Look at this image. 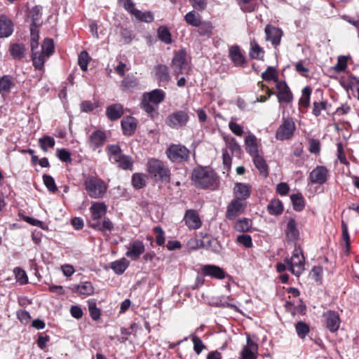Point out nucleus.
<instances>
[{
	"label": "nucleus",
	"instance_id": "obj_1",
	"mask_svg": "<svg viewBox=\"0 0 359 359\" xmlns=\"http://www.w3.org/2000/svg\"><path fill=\"white\" fill-rule=\"evenodd\" d=\"M194 185L201 189L215 191L219 189L220 180L217 173L209 166H197L192 171Z\"/></svg>",
	"mask_w": 359,
	"mask_h": 359
},
{
	"label": "nucleus",
	"instance_id": "obj_2",
	"mask_svg": "<svg viewBox=\"0 0 359 359\" xmlns=\"http://www.w3.org/2000/svg\"><path fill=\"white\" fill-rule=\"evenodd\" d=\"M147 172L155 182H170V170L165 163L158 159L151 158L148 161Z\"/></svg>",
	"mask_w": 359,
	"mask_h": 359
},
{
	"label": "nucleus",
	"instance_id": "obj_3",
	"mask_svg": "<svg viewBox=\"0 0 359 359\" xmlns=\"http://www.w3.org/2000/svg\"><path fill=\"white\" fill-rule=\"evenodd\" d=\"M83 185L88 195L92 198H102L107 190L106 182L97 175L85 176Z\"/></svg>",
	"mask_w": 359,
	"mask_h": 359
},
{
	"label": "nucleus",
	"instance_id": "obj_4",
	"mask_svg": "<svg viewBox=\"0 0 359 359\" xmlns=\"http://www.w3.org/2000/svg\"><path fill=\"white\" fill-rule=\"evenodd\" d=\"M287 270L296 276H299L304 270L305 258L302 249L295 246L291 257H285Z\"/></svg>",
	"mask_w": 359,
	"mask_h": 359
},
{
	"label": "nucleus",
	"instance_id": "obj_5",
	"mask_svg": "<svg viewBox=\"0 0 359 359\" xmlns=\"http://www.w3.org/2000/svg\"><path fill=\"white\" fill-rule=\"evenodd\" d=\"M165 153L168 158L173 163H182L189 159V150L182 144H171Z\"/></svg>",
	"mask_w": 359,
	"mask_h": 359
},
{
	"label": "nucleus",
	"instance_id": "obj_6",
	"mask_svg": "<svg viewBox=\"0 0 359 359\" xmlns=\"http://www.w3.org/2000/svg\"><path fill=\"white\" fill-rule=\"evenodd\" d=\"M296 126L293 119L290 117L283 118L282 123L276 133V138L278 140H290L294 135Z\"/></svg>",
	"mask_w": 359,
	"mask_h": 359
},
{
	"label": "nucleus",
	"instance_id": "obj_7",
	"mask_svg": "<svg viewBox=\"0 0 359 359\" xmlns=\"http://www.w3.org/2000/svg\"><path fill=\"white\" fill-rule=\"evenodd\" d=\"M189 116L185 111L178 110L168 116L165 123L171 128L178 129L185 126L188 123Z\"/></svg>",
	"mask_w": 359,
	"mask_h": 359
},
{
	"label": "nucleus",
	"instance_id": "obj_8",
	"mask_svg": "<svg viewBox=\"0 0 359 359\" xmlns=\"http://www.w3.org/2000/svg\"><path fill=\"white\" fill-rule=\"evenodd\" d=\"M187 53L184 50L182 49L177 51L171 62V67H172L174 74L176 76L187 73Z\"/></svg>",
	"mask_w": 359,
	"mask_h": 359
},
{
	"label": "nucleus",
	"instance_id": "obj_9",
	"mask_svg": "<svg viewBox=\"0 0 359 359\" xmlns=\"http://www.w3.org/2000/svg\"><path fill=\"white\" fill-rule=\"evenodd\" d=\"M201 273L203 276H208L217 280L226 278H231L227 272L220 266L215 264H204L201 266Z\"/></svg>",
	"mask_w": 359,
	"mask_h": 359
},
{
	"label": "nucleus",
	"instance_id": "obj_10",
	"mask_svg": "<svg viewBox=\"0 0 359 359\" xmlns=\"http://www.w3.org/2000/svg\"><path fill=\"white\" fill-rule=\"evenodd\" d=\"M323 318L326 328L332 333L336 332L340 327L341 318L337 311L328 310L323 313Z\"/></svg>",
	"mask_w": 359,
	"mask_h": 359
},
{
	"label": "nucleus",
	"instance_id": "obj_11",
	"mask_svg": "<svg viewBox=\"0 0 359 359\" xmlns=\"http://www.w3.org/2000/svg\"><path fill=\"white\" fill-rule=\"evenodd\" d=\"M266 41L271 43L273 47L276 49L280 44L283 32L280 28L271 25H267L264 29Z\"/></svg>",
	"mask_w": 359,
	"mask_h": 359
},
{
	"label": "nucleus",
	"instance_id": "obj_12",
	"mask_svg": "<svg viewBox=\"0 0 359 359\" xmlns=\"http://www.w3.org/2000/svg\"><path fill=\"white\" fill-rule=\"evenodd\" d=\"M126 256L132 260H137L145 251L144 243L138 239L130 241L126 245Z\"/></svg>",
	"mask_w": 359,
	"mask_h": 359
},
{
	"label": "nucleus",
	"instance_id": "obj_13",
	"mask_svg": "<svg viewBox=\"0 0 359 359\" xmlns=\"http://www.w3.org/2000/svg\"><path fill=\"white\" fill-rule=\"evenodd\" d=\"M329 171L324 165L316 166L309 174V180L311 184H323L327 182Z\"/></svg>",
	"mask_w": 359,
	"mask_h": 359
},
{
	"label": "nucleus",
	"instance_id": "obj_14",
	"mask_svg": "<svg viewBox=\"0 0 359 359\" xmlns=\"http://www.w3.org/2000/svg\"><path fill=\"white\" fill-rule=\"evenodd\" d=\"M246 205L247 204L245 201L235 198L232 200L227 206L226 212V219L229 220L234 219L244 212Z\"/></svg>",
	"mask_w": 359,
	"mask_h": 359
},
{
	"label": "nucleus",
	"instance_id": "obj_15",
	"mask_svg": "<svg viewBox=\"0 0 359 359\" xmlns=\"http://www.w3.org/2000/svg\"><path fill=\"white\" fill-rule=\"evenodd\" d=\"M276 87L278 90L276 96L279 102L287 104L292 101V93L285 81H280L278 82Z\"/></svg>",
	"mask_w": 359,
	"mask_h": 359
},
{
	"label": "nucleus",
	"instance_id": "obj_16",
	"mask_svg": "<svg viewBox=\"0 0 359 359\" xmlns=\"http://www.w3.org/2000/svg\"><path fill=\"white\" fill-rule=\"evenodd\" d=\"M183 220L190 229H198L202 226V222L198 213L193 209L186 210Z\"/></svg>",
	"mask_w": 359,
	"mask_h": 359
},
{
	"label": "nucleus",
	"instance_id": "obj_17",
	"mask_svg": "<svg viewBox=\"0 0 359 359\" xmlns=\"http://www.w3.org/2000/svg\"><path fill=\"white\" fill-rule=\"evenodd\" d=\"M229 57L235 67H245L246 64V59L238 46L233 45L229 47Z\"/></svg>",
	"mask_w": 359,
	"mask_h": 359
},
{
	"label": "nucleus",
	"instance_id": "obj_18",
	"mask_svg": "<svg viewBox=\"0 0 359 359\" xmlns=\"http://www.w3.org/2000/svg\"><path fill=\"white\" fill-rule=\"evenodd\" d=\"M106 140L107 136L104 132L97 130L89 136L88 143L90 148L95 151L103 147Z\"/></svg>",
	"mask_w": 359,
	"mask_h": 359
},
{
	"label": "nucleus",
	"instance_id": "obj_19",
	"mask_svg": "<svg viewBox=\"0 0 359 359\" xmlns=\"http://www.w3.org/2000/svg\"><path fill=\"white\" fill-rule=\"evenodd\" d=\"M8 51L14 60L21 61L26 57L27 49L24 43H13L9 46Z\"/></svg>",
	"mask_w": 359,
	"mask_h": 359
},
{
	"label": "nucleus",
	"instance_id": "obj_20",
	"mask_svg": "<svg viewBox=\"0 0 359 359\" xmlns=\"http://www.w3.org/2000/svg\"><path fill=\"white\" fill-rule=\"evenodd\" d=\"M257 345L248 337L247 344L244 346L240 359H257Z\"/></svg>",
	"mask_w": 359,
	"mask_h": 359
},
{
	"label": "nucleus",
	"instance_id": "obj_21",
	"mask_svg": "<svg viewBox=\"0 0 359 359\" xmlns=\"http://www.w3.org/2000/svg\"><path fill=\"white\" fill-rule=\"evenodd\" d=\"M235 199H239L245 201L248 198L251 194V186L249 184L237 182L233 189Z\"/></svg>",
	"mask_w": 359,
	"mask_h": 359
},
{
	"label": "nucleus",
	"instance_id": "obj_22",
	"mask_svg": "<svg viewBox=\"0 0 359 359\" xmlns=\"http://www.w3.org/2000/svg\"><path fill=\"white\" fill-rule=\"evenodd\" d=\"M13 23L7 16L0 15V39L8 38L13 32Z\"/></svg>",
	"mask_w": 359,
	"mask_h": 359
},
{
	"label": "nucleus",
	"instance_id": "obj_23",
	"mask_svg": "<svg viewBox=\"0 0 359 359\" xmlns=\"http://www.w3.org/2000/svg\"><path fill=\"white\" fill-rule=\"evenodd\" d=\"M285 233L288 241L295 242L299 236V231L297 228L296 220L294 218H290L287 222L285 229Z\"/></svg>",
	"mask_w": 359,
	"mask_h": 359
},
{
	"label": "nucleus",
	"instance_id": "obj_24",
	"mask_svg": "<svg viewBox=\"0 0 359 359\" xmlns=\"http://www.w3.org/2000/svg\"><path fill=\"white\" fill-rule=\"evenodd\" d=\"M121 125L124 135L131 136L135 133L137 121L134 117L131 116L124 117L121 120Z\"/></svg>",
	"mask_w": 359,
	"mask_h": 359
},
{
	"label": "nucleus",
	"instance_id": "obj_25",
	"mask_svg": "<svg viewBox=\"0 0 359 359\" xmlns=\"http://www.w3.org/2000/svg\"><path fill=\"white\" fill-rule=\"evenodd\" d=\"M245 147L247 153L251 157L259 154L257 139L253 134L248 135L245 137Z\"/></svg>",
	"mask_w": 359,
	"mask_h": 359
},
{
	"label": "nucleus",
	"instance_id": "obj_26",
	"mask_svg": "<svg viewBox=\"0 0 359 359\" xmlns=\"http://www.w3.org/2000/svg\"><path fill=\"white\" fill-rule=\"evenodd\" d=\"M107 207L104 203L93 202L90 208L92 219H100L107 213Z\"/></svg>",
	"mask_w": 359,
	"mask_h": 359
},
{
	"label": "nucleus",
	"instance_id": "obj_27",
	"mask_svg": "<svg viewBox=\"0 0 359 359\" xmlns=\"http://www.w3.org/2000/svg\"><path fill=\"white\" fill-rule=\"evenodd\" d=\"M123 114V107L121 104H113L106 109V116L110 121H116Z\"/></svg>",
	"mask_w": 359,
	"mask_h": 359
},
{
	"label": "nucleus",
	"instance_id": "obj_28",
	"mask_svg": "<svg viewBox=\"0 0 359 359\" xmlns=\"http://www.w3.org/2000/svg\"><path fill=\"white\" fill-rule=\"evenodd\" d=\"M253 163L256 168L259 170L260 175L263 177H266L269 175V166L260 154L252 156Z\"/></svg>",
	"mask_w": 359,
	"mask_h": 359
},
{
	"label": "nucleus",
	"instance_id": "obj_29",
	"mask_svg": "<svg viewBox=\"0 0 359 359\" xmlns=\"http://www.w3.org/2000/svg\"><path fill=\"white\" fill-rule=\"evenodd\" d=\"M155 76L159 82L168 83L170 80L168 67L164 65L154 67Z\"/></svg>",
	"mask_w": 359,
	"mask_h": 359
},
{
	"label": "nucleus",
	"instance_id": "obj_30",
	"mask_svg": "<svg viewBox=\"0 0 359 359\" xmlns=\"http://www.w3.org/2000/svg\"><path fill=\"white\" fill-rule=\"evenodd\" d=\"M165 97L164 91L161 89L153 90L143 95L144 98H147L148 101L156 105L162 102L165 100Z\"/></svg>",
	"mask_w": 359,
	"mask_h": 359
},
{
	"label": "nucleus",
	"instance_id": "obj_31",
	"mask_svg": "<svg viewBox=\"0 0 359 359\" xmlns=\"http://www.w3.org/2000/svg\"><path fill=\"white\" fill-rule=\"evenodd\" d=\"M129 261L123 257L118 260H116L110 263V268L117 275H122L128 268Z\"/></svg>",
	"mask_w": 359,
	"mask_h": 359
},
{
	"label": "nucleus",
	"instance_id": "obj_32",
	"mask_svg": "<svg viewBox=\"0 0 359 359\" xmlns=\"http://www.w3.org/2000/svg\"><path fill=\"white\" fill-rule=\"evenodd\" d=\"M48 58H46V55L42 51H36L32 53V60L34 67L37 70H43L44 68V63Z\"/></svg>",
	"mask_w": 359,
	"mask_h": 359
},
{
	"label": "nucleus",
	"instance_id": "obj_33",
	"mask_svg": "<svg viewBox=\"0 0 359 359\" xmlns=\"http://www.w3.org/2000/svg\"><path fill=\"white\" fill-rule=\"evenodd\" d=\"M112 163L117 164L118 168L123 170H131L133 166V161L132 158L129 156L123 154L120 155L118 158H115V160L113 161Z\"/></svg>",
	"mask_w": 359,
	"mask_h": 359
},
{
	"label": "nucleus",
	"instance_id": "obj_34",
	"mask_svg": "<svg viewBox=\"0 0 359 359\" xmlns=\"http://www.w3.org/2000/svg\"><path fill=\"white\" fill-rule=\"evenodd\" d=\"M267 211L269 215L278 216L283 212V205L279 199L271 200L266 207Z\"/></svg>",
	"mask_w": 359,
	"mask_h": 359
},
{
	"label": "nucleus",
	"instance_id": "obj_35",
	"mask_svg": "<svg viewBox=\"0 0 359 359\" xmlns=\"http://www.w3.org/2000/svg\"><path fill=\"white\" fill-rule=\"evenodd\" d=\"M15 86L13 79L11 75H4L0 77V93L4 94L10 91Z\"/></svg>",
	"mask_w": 359,
	"mask_h": 359
},
{
	"label": "nucleus",
	"instance_id": "obj_36",
	"mask_svg": "<svg viewBox=\"0 0 359 359\" xmlns=\"http://www.w3.org/2000/svg\"><path fill=\"white\" fill-rule=\"evenodd\" d=\"M76 292L81 295L90 296L94 293V287L90 281L81 282L76 286Z\"/></svg>",
	"mask_w": 359,
	"mask_h": 359
},
{
	"label": "nucleus",
	"instance_id": "obj_37",
	"mask_svg": "<svg viewBox=\"0 0 359 359\" xmlns=\"http://www.w3.org/2000/svg\"><path fill=\"white\" fill-rule=\"evenodd\" d=\"M290 199L295 211L300 212L304 209L305 202L302 194H293L290 196Z\"/></svg>",
	"mask_w": 359,
	"mask_h": 359
},
{
	"label": "nucleus",
	"instance_id": "obj_38",
	"mask_svg": "<svg viewBox=\"0 0 359 359\" xmlns=\"http://www.w3.org/2000/svg\"><path fill=\"white\" fill-rule=\"evenodd\" d=\"M238 4L244 13H252L255 11L258 6L256 0H237Z\"/></svg>",
	"mask_w": 359,
	"mask_h": 359
},
{
	"label": "nucleus",
	"instance_id": "obj_39",
	"mask_svg": "<svg viewBox=\"0 0 359 359\" xmlns=\"http://www.w3.org/2000/svg\"><path fill=\"white\" fill-rule=\"evenodd\" d=\"M252 220L248 218H242L236 222L234 229L238 232H248L252 227Z\"/></svg>",
	"mask_w": 359,
	"mask_h": 359
},
{
	"label": "nucleus",
	"instance_id": "obj_40",
	"mask_svg": "<svg viewBox=\"0 0 359 359\" xmlns=\"http://www.w3.org/2000/svg\"><path fill=\"white\" fill-rule=\"evenodd\" d=\"M158 39L165 44H170L172 42L171 33L165 26H160L157 29Z\"/></svg>",
	"mask_w": 359,
	"mask_h": 359
},
{
	"label": "nucleus",
	"instance_id": "obj_41",
	"mask_svg": "<svg viewBox=\"0 0 359 359\" xmlns=\"http://www.w3.org/2000/svg\"><path fill=\"white\" fill-rule=\"evenodd\" d=\"M250 56L252 59L260 60L264 57V51L255 41L250 42Z\"/></svg>",
	"mask_w": 359,
	"mask_h": 359
},
{
	"label": "nucleus",
	"instance_id": "obj_42",
	"mask_svg": "<svg viewBox=\"0 0 359 359\" xmlns=\"http://www.w3.org/2000/svg\"><path fill=\"white\" fill-rule=\"evenodd\" d=\"M312 89L309 86H306L302 89V95L299 100V105L304 108H308L310 104V98Z\"/></svg>",
	"mask_w": 359,
	"mask_h": 359
},
{
	"label": "nucleus",
	"instance_id": "obj_43",
	"mask_svg": "<svg viewBox=\"0 0 359 359\" xmlns=\"http://www.w3.org/2000/svg\"><path fill=\"white\" fill-rule=\"evenodd\" d=\"M184 20L188 25L195 27L199 26L201 21L200 15L196 13L195 11L188 12L184 15Z\"/></svg>",
	"mask_w": 359,
	"mask_h": 359
},
{
	"label": "nucleus",
	"instance_id": "obj_44",
	"mask_svg": "<svg viewBox=\"0 0 359 359\" xmlns=\"http://www.w3.org/2000/svg\"><path fill=\"white\" fill-rule=\"evenodd\" d=\"M41 51L46 55V58H49L55 52L54 41L52 39L46 38L41 46Z\"/></svg>",
	"mask_w": 359,
	"mask_h": 359
},
{
	"label": "nucleus",
	"instance_id": "obj_45",
	"mask_svg": "<svg viewBox=\"0 0 359 359\" xmlns=\"http://www.w3.org/2000/svg\"><path fill=\"white\" fill-rule=\"evenodd\" d=\"M133 16L138 21L147 23L153 22L154 19V15L151 11L142 12L138 9L135 11V13L133 14Z\"/></svg>",
	"mask_w": 359,
	"mask_h": 359
},
{
	"label": "nucleus",
	"instance_id": "obj_46",
	"mask_svg": "<svg viewBox=\"0 0 359 359\" xmlns=\"http://www.w3.org/2000/svg\"><path fill=\"white\" fill-rule=\"evenodd\" d=\"M262 78L265 81H273L276 83L280 81H278V76L276 69L271 66H269L266 70L262 74Z\"/></svg>",
	"mask_w": 359,
	"mask_h": 359
},
{
	"label": "nucleus",
	"instance_id": "obj_47",
	"mask_svg": "<svg viewBox=\"0 0 359 359\" xmlns=\"http://www.w3.org/2000/svg\"><path fill=\"white\" fill-rule=\"evenodd\" d=\"M39 144L43 151H47L48 148H53L55 141L53 137L44 135L39 139Z\"/></svg>",
	"mask_w": 359,
	"mask_h": 359
},
{
	"label": "nucleus",
	"instance_id": "obj_48",
	"mask_svg": "<svg viewBox=\"0 0 359 359\" xmlns=\"http://www.w3.org/2000/svg\"><path fill=\"white\" fill-rule=\"evenodd\" d=\"M200 36H210L212 32L213 26L209 21L200 22V25L197 26Z\"/></svg>",
	"mask_w": 359,
	"mask_h": 359
},
{
	"label": "nucleus",
	"instance_id": "obj_49",
	"mask_svg": "<svg viewBox=\"0 0 359 359\" xmlns=\"http://www.w3.org/2000/svg\"><path fill=\"white\" fill-rule=\"evenodd\" d=\"M295 330L297 336L302 339H304L310 332L309 325L303 321H299L295 325Z\"/></svg>",
	"mask_w": 359,
	"mask_h": 359
},
{
	"label": "nucleus",
	"instance_id": "obj_50",
	"mask_svg": "<svg viewBox=\"0 0 359 359\" xmlns=\"http://www.w3.org/2000/svg\"><path fill=\"white\" fill-rule=\"evenodd\" d=\"M138 85V81L134 77L127 76L121 82L123 90L130 91L135 88Z\"/></svg>",
	"mask_w": 359,
	"mask_h": 359
},
{
	"label": "nucleus",
	"instance_id": "obj_51",
	"mask_svg": "<svg viewBox=\"0 0 359 359\" xmlns=\"http://www.w3.org/2000/svg\"><path fill=\"white\" fill-rule=\"evenodd\" d=\"M237 120V118L232 116L229 123V128L235 135L241 137L244 133V130L242 126L236 122Z\"/></svg>",
	"mask_w": 359,
	"mask_h": 359
},
{
	"label": "nucleus",
	"instance_id": "obj_52",
	"mask_svg": "<svg viewBox=\"0 0 359 359\" xmlns=\"http://www.w3.org/2000/svg\"><path fill=\"white\" fill-rule=\"evenodd\" d=\"M42 178L44 185L50 193L55 194L57 191V187L56 186L54 178L52 176L46 174L43 175Z\"/></svg>",
	"mask_w": 359,
	"mask_h": 359
},
{
	"label": "nucleus",
	"instance_id": "obj_53",
	"mask_svg": "<svg viewBox=\"0 0 359 359\" xmlns=\"http://www.w3.org/2000/svg\"><path fill=\"white\" fill-rule=\"evenodd\" d=\"M13 273L16 281L18 282L20 285H23L28 283V277L25 270L20 267H15L13 269Z\"/></svg>",
	"mask_w": 359,
	"mask_h": 359
},
{
	"label": "nucleus",
	"instance_id": "obj_54",
	"mask_svg": "<svg viewBox=\"0 0 359 359\" xmlns=\"http://www.w3.org/2000/svg\"><path fill=\"white\" fill-rule=\"evenodd\" d=\"M90 57L86 50H83L79 55L78 63L83 72H86L88 69V65Z\"/></svg>",
	"mask_w": 359,
	"mask_h": 359
},
{
	"label": "nucleus",
	"instance_id": "obj_55",
	"mask_svg": "<svg viewBox=\"0 0 359 359\" xmlns=\"http://www.w3.org/2000/svg\"><path fill=\"white\" fill-rule=\"evenodd\" d=\"M132 184L135 189H142L146 185L144 175L142 173H135L132 177Z\"/></svg>",
	"mask_w": 359,
	"mask_h": 359
},
{
	"label": "nucleus",
	"instance_id": "obj_56",
	"mask_svg": "<svg viewBox=\"0 0 359 359\" xmlns=\"http://www.w3.org/2000/svg\"><path fill=\"white\" fill-rule=\"evenodd\" d=\"M88 310L91 318L93 320H97L100 318L101 311L97 306V304L93 300L88 301Z\"/></svg>",
	"mask_w": 359,
	"mask_h": 359
},
{
	"label": "nucleus",
	"instance_id": "obj_57",
	"mask_svg": "<svg viewBox=\"0 0 359 359\" xmlns=\"http://www.w3.org/2000/svg\"><path fill=\"white\" fill-rule=\"evenodd\" d=\"M348 56L340 55L337 58V64L332 67V69L337 73L344 71L348 66Z\"/></svg>",
	"mask_w": 359,
	"mask_h": 359
},
{
	"label": "nucleus",
	"instance_id": "obj_58",
	"mask_svg": "<svg viewBox=\"0 0 359 359\" xmlns=\"http://www.w3.org/2000/svg\"><path fill=\"white\" fill-rule=\"evenodd\" d=\"M107 149L111 162L122 154L121 147L118 144H110Z\"/></svg>",
	"mask_w": 359,
	"mask_h": 359
},
{
	"label": "nucleus",
	"instance_id": "obj_59",
	"mask_svg": "<svg viewBox=\"0 0 359 359\" xmlns=\"http://www.w3.org/2000/svg\"><path fill=\"white\" fill-rule=\"evenodd\" d=\"M328 106V102L327 100H323L321 102H314L312 114L315 116H319L323 110H326Z\"/></svg>",
	"mask_w": 359,
	"mask_h": 359
},
{
	"label": "nucleus",
	"instance_id": "obj_60",
	"mask_svg": "<svg viewBox=\"0 0 359 359\" xmlns=\"http://www.w3.org/2000/svg\"><path fill=\"white\" fill-rule=\"evenodd\" d=\"M32 18L31 27H36L37 22L41 16V8L39 6H34L30 11Z\"/></svg>",
	"mask_w": 359,
	"mask_h": 359
},
{
	"label": "nucleus",
	"instance_id": "obj_61",
	"mask_svg": "<svg viewBox=\"0 0 359 359\" xmlns=\"http://www.w3.org/2000/svg\"><path fill=\"white\" fill-rule=\"evenodd\" d=\"M71 156V153L66 149H57L56 151V156L63 163H70Z\"/></svg>",
	"mask_w": 359,
	"mask_h": 359
},
{
	"label": "nucleus",
	"instance_id": "obj_62",
	"mask_svg": "<svg viewBox=\"0 0 359 359\" xmlns=\"http://www.w3.org/2000/svg\"><path fill=\"white\" fill-rule=\"evenodd\" d=\"M192 342L194 344V350L197 355L201 354L203 349L206 347L204 345L201 339L196 335H192L191 338Z\"/></svg>",
	"mask_w": 359,
	"mask_h": 359
},
{
	"label": "nucleus",
	"instance_id": "obj_63",
	"mask_svg": "<svg viewBox=\"0 0 359 359\" xmlns=\"http://www.w3.org/2000/svg\"><path fill=\"white\" fill-rule=\"evenodd\" d=\"M120 35L123 41L125 44H128L131 43L133 40L135 35L133 32L126 28H121L120 31Z\"/></svg>",
	"mask_w": 359,
	"mask_h": 359
},
{
	"label": "nucleus",
	"instance_id": "obj_64",
	"mask_svg": "<svg viewBox=\"0 0 359 359\" xmlns=\"http://www.w3.org/2000/svg\"><path fill=\"white\" fill-rule=\"evenodd\" d=\"M236 241L247 248H250L252 246V237L248 234L239 235L237 237Z\"/></svg>",
	"mask_w": 359,
	"mask_h": 359
}]
</instances>
